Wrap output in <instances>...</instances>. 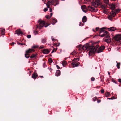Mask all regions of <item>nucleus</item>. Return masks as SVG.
Listing matches in <instances>:
<instances>
[{"instance_id": "obj_1", "label": "nucleus", "mask_w": 121, "mask_h": 121, "mask_svg": "<svg viewBox=\"0 0 121 121\" xmlns=\"http://www.w3.org/2000/svg\"><path fill=\"white\" fill-rule=\"evenodd\" d=\"M98 46H97L95 48L94 46V44L92 45H90L88 43L84 45L82 47V48L84 50H87L89 51L88 53L89 55H92V54L95 53L96 49L98 47Z\"/></svg>"}, {"instance_id": "obj_2", "label": "nucleus", "mask_w": 121, "mask_h": 121, "mask_svg": "<svg viewBox=\"0 0 121 121\" xmlns=\"http://www.w3.org/2000/svg\"><path fill=\"white\" fill-rule=\"evenodd\" d=\"M38 22L39 23V24H37L36 25V28H39V29H41L42 27H43L44 26L45 27H46L48 26L50 24H48V23L45 24V22L44 21H42L41 20H39Z\"/></svg>"}, {"instance_id": "obj_3", "label": "nucleus", "mask_w": 121, "mask_h": 121, "mask_svg": "<svg viewBox=\"0 0 121 121\" xmlns=\"http://www.w3.org/2000/svg\"><path fill=\"white\" fill-rule=\"evenodd\" d=\"M120 10L118 9L116 10H112L110 13V15H109L108 16V19L110 20H112L113 17H114L116 13L117 14L119 12Z\"/></svg>"}, {"instance_id": "obj_4", "label": "nucleus", "mask_w": 121, "mask_h": 121, "mask_svg": "<svg viewBox=\"0 0 121 121\" xmlns=\"http://www.w3.org/2000/svg\"><path fill=\"white\" fill-rule=\"evenodd\" d=\"M105 29L106 28L104 27L101 28L100 30H99V31L100 34L102 32L103 33V34L102 35H99V36H100L101 37H103L108 34V32L105 30Z\"/></svg>"}, {"instance_id": "obj_5", "label": "nucleus", "mask_w": 121, "mask_h": 121, "mask_svg": "<svg viewBox=\"0 0 121 121\" xmlns=\"http://www.w3.org/2000/svg\"><path fill=\"white\" fill-rule=\"evenodd\" d=\"M97 46H98L99 47L96 49L95 52H96L98 53L103 52L105 48V46H102L100 47H99V46L98 45L95 46L94 44V46L95 48Z\"/></svg>"}, {"instance_id": "obj_6", "label": "nucleus", "mask_w": 121, "mask_h": 121, "mask_svg": "<svg viewBox=\"0 0 121 121\" xmlns=\"http://www.w3.org/2000/svg\"><path fill=\"white\" fill-rule=\"evenodd\" d=\"M114 40L118 42L120 44L121 43V34L116 35L113 37Z\"/></svg>"}, {"instance_id": "obj_7", "label": "nucleus", "mask_w": 121, "mask_h": 121, "mask_svg": "<svg viewBox=\"0 0 121 121\" xmlns=\"http://www.w3.org/2000/svg\"><path fill=\"white\" fill-rule=\"evenodd\" d=\"M34 50L32 49H29L26 52V53L25 54V57L27 58H28L30 56V55L29 54L31 52H34Z\"/></svg>"}, {"instance_id": "obj_8", "label": "nucleus", "mask_w": 121, "mask_h": 121, "mask_svg": "<svg viewBox=\"0 0 121 121\" xmlns=\"http://www.w3.org/2000/svg\"><path fill=\"white\" fill-rule=\"evenodd\" d=\"M50 4H52L54 6H56L55 5L56 4V3H54V2L52 0H49L48 1L47 4H46L47 8H49L50 7Z\"/></svg>"}, {"instance_id": "obj_9", "label": "nucleus", "mask_w": 121, "mask_h": 121, "mask_svg": "<svg viewBox=\"0 0 121 121\" xmlns=\"http://www.w3.org/2000/svg\"><path fill=\"white\" fill-rule=\"evenodd\" d=\"M92 4L93 5L96 6H99L100 5L101 3L99 0H95V2L93 1L92 2Z\"/></svg>"}, {"instance_id": "obj_10", "label": "nucleus", "mask_w": 121, "mask_h": 121, "mask_svg": "<svg viewBox=\"0 0 121 121\" xmlns=\"http://www.w3.org/2000/svg\"><path fill=\"white\" fill-rule=\"evenodd\" d=\"M81 8L82 11L85 13L86 12L88 11L86 6L85 5L81 6Z\"/></svg>"}, {"instance_id": "obj_11", "label": "nucleus", "mask_w": 121, "mask_h": 121, "mask_svg": "<svg viewBox=\"0 0 121 121\" xmlns=\"http://www.w3.org/2000/svg\"><path fill=\"white\" fill-rule=\"evenodd\" d=\"M88 8L90 11H91V12H95L96 11V9H95L90 6H88Z\"/></svg>"}, {"instance_id": "obj_12", "label": "nucleus", "mask_w": 121, "mask_h": 121, "mask_svg": "<svg viewBox=\"0 0 121 121\" xmlns=\"http://www.w3.org/2000/svg\"><path fill=\"white\" fill-rule=\"evenodd\" d=\"M15 32L18 35H20V34H23V32L20 29H17L15 31Z\"/></svg>"}, {"instance_id": "obj_13", "label": "nucleus", "mask_w": 121, "mask_h": 121, "mask_svg": "<svg viewBox=\"0 0 121 121\" xmlns=\"http://www.w3.org/2000/svg\"><path fill=\"white\" fill-rule=\"evenodd\" d=\"M80 64L79 62H78V63H75L74 62H72L71 63V65L73 67L78 66Z\"/></svg>"}, {"instance_id": "obj_14", "label": "nucleus", "mask_w": 121, "mask_h": 121, "mask_svg": "<svg viewBox=\"0 0 121 121\" xmlns=\"http://www.w3.org/2000/svg\"><path fill=\"white\" fill-rule=\"evenodd\" d=\"M37 76V73L36 72H34V73L32 74L31 77L35 80L36 79V77Z\"/></svg>"}, {"instance_id": "obj_15", "label": "nucleus", "mask_w": 121, "mask_h": 121, "mask_svg": "<svg viewBox=\"0 0 121 121\" xmlns=\"http://www.w3.org/2000/svg\"><path fill=\"white\" fill-rule=\"evenodd\" d=\"M50 51H49L47 49H45L43 51V53L44 54H48L50 52Z\"/></svg>"}, {"instance_id": "obj_16", "label": "nucleus", "mask_w": 121, "mask_h": 121, "mask_svg": "<svg viewBox=\"0 0 121 121\" xmlns=\"http://www.w3.org/2000/svg\"><path fill=\"white\" fill-rule=\"evenodd\" d=\"M50 22H52L53 23H52V24L53 25L55 24V23L57 22V20L55 19H51L50 20Z\"/></svg>"}, {"instance_id": "obj_17", "label": "nucleus", "mask_w": 121, "mask_h": 121, "mask_svg": "<svg viewBox=\"0 0 121 121\" xmlns=\"http://www.w3.org/2000/svg\"><path fill=\"white\" fill-rule=\"evenodd\" d=\"M87 21V18L86 16H84L82 19V22L83 23L86 22Z\"/></svg>"}, {"instance_id": "obj_18", "label": "nucleus", "mask_w": 121, "mask_h": 121, "mask_svg": "<svg viewBox=\"0 0 121 121\" xmlns=\"http://www.w3.org/2000/svg\"><path fill=\"white\" fill-rule=\"evenodd\" d=\"M115 28L114 27H111L108 28V30L111 31H114L115 30Z\"/></svg>"}, {"instance_id": "obj_19", "label": "nucleus", "mask_w": 121, "mask_h": 121, "mask_svg": "<svg viewBox=\"0 0 121 121\" xmlns=\"http://www.w3.org/2000/svg\"><path fill=\"white\" fill-rule=\"evenodd\" d=\"M0 32L2 35H4L5 33V29H4L2 28L1 29Z\"/></svg>"}, {"instance_id": "obj_20", "label": "nucleus", "mask_w": 121, "mask_h": 121, "mask_svg": "<svg viewBox=\"0 0 121 121\" xmlns=\"http://www.w3.org/2000/svg\"><path fill=\"white\" fill-rule=\"evenodd\" d=\"M115 8V4H112L111 5V9L112 10H114Z\"/></svg>"}, {"instance_id": "obj_21", "label": "nucleus", "mask_w": 121, "mask_h": 121, "mask_svg": "<svg viewBox=\"0 0 121 121\" xmlns=\"http://www.w3.org/2000/svg\"><path fill=\"white\" fill-rule=\"evenodd\" d=\"M60 74V71L59 70H57L56 71V73L55 74V75L57 76H59Z\"/></svg>"}, {"instance_id": "obj_22", "label": "nucleus", "mask_w": 121, "mask_h": 121, "mask_svg": "<svg viewBox=\"0 0 121 121\" xmlns=\"http://www.w3.org/2000/svg\"><path fill=\"white\" fill-rule=\"evenodd\" d=\"M80 59L79 58H74L73 60L72 61H73L76 62L77 61H79Z\"/></svg>"}, {"instance_id": "obj_23", "label": "nucleus", "mask_w": 121, "mask_h": 121, "mask_svg": "<svg viewBox=\"0 0 121 121\" xmlns=\"http://www.w3.org/2000/svg\"><path fill=\"white\" fill-rule=\"evenodd\" d=\"M110 95V93L107 92L105 93V96L106 97H108L109 96V95Z\"/></svg>"}, {"instance_id": "obj_24", "label": "nucleus", "mask_w": 121, "mask_h": 121, "mask_svg": "<svg viewBox=\"0 0 121 121\" xmlns=\"http://www.w3.org/2000/svg\"><path fill=\"white\" fill-rule=\"evenodd\" d=\"M46 39L45 38L42 39V43H45L46 42Z\"/></svg>"}, {"instance_id": "obj_25", "label": "nucleus", "mask_w": 121, "mask_h": 121, "mask_svg": "<svg viewBox=\"0 0 121 121\" xmlns=\"http://www.w3.org/2000/svg\"><path fill=\"white\" fill-rule=\"evenodd\" d=\"M67 64V62L64 60L62 62V65L63 67H65V65Z\"/></svg>"}, {"instance_id": "obj_26", "label": "nucleus", "mask_w": 121, "mask_h": 121, "mask_svg": "<svg viewBox=\"0 0 121 121\" xmlns=\"http://www.w3.org/2000/svg\"><path fill=\"white\" fill-rule=\"evenodd\" d=\"M107 35L106 36V39H108L110 41H111V39L110 38V37L108 35V33L107 34Z\"/></svg>"}, {"instance_id": "obj_27", "label": "nucleus", "mask_w": 121, "mask_h": 121, "mask_svg": "<svg viewBox=\"0 0 121 121\" xmlns=\"http://www.w3.org/2000/svg\"><path fill=\"white\" fill-rule=\"evenodd\" d=\"M100 5L101 8L103 9H105L106 8V6L103 4H100Z\"/></svg>"}, {"instance_id": "obj_28", "label": "nucleus", "mask_w": 121, "mask_h": 121, "mask_svg": "<svg viewBox=\"0 0 121 121\" xmlns=\"http://www.w3.org/2000/svg\"><path fill=\"white\" fill-rule=\"evenodd\" d=\"M116 63H117V67L118 69H119L120 68V63H118L117 62V61H116Z\"/></svg>"}, {"instance_id": "obj_29", "label": "nucleus", "mask_w": 121, "mask_h": 121, "mask_svg": "<svg viewBox=\"0 0 121 121\" xmlns=\"http://www.w3.org/2000/svg\"><path fill=\"white\" fill-rule=\"evenodd\" d=\"M117 98V97H115L114 96H113L110 98H108L107 99L109 100H110V99L113 100V99H116Z\"/></svg>"}, {"instance_id": "obj_30", "label": "nucleus", "mask_w": 121, "mask_h": 121, "mask_svg": "<svg viewBox=\"0 0 121 121\" xmlns=\"http://www.w3.org/2000/svg\"><path fill=\"white\" fill-rule=\"evenodd\" d=\"M36 55L35 54H32L31 56H30V58H35L36 57Z\"/></svg>"}, {"instance_id": "obj_31", "label": "nucleus", "mask_w": 121, "mask_h": 121, "mask_svg": "<svg viewBox=\"0 0 121 121\" xmlns=\"http://www.w3.org/2000/svg\"><path fill=\"white\" fill-rule=\"evenodd\" d=\"M104 77L102 76H101L100 77V79H101V82H104Z\"/></svg>"}, {"instance_id": "obj_32", "label": "nucleus", "mask_w": 121, "mask_h": 121, "mask_svg": "<svg viewBox=\"0 0 121 121\" xmlns=\"http://www.w3.org/2000/svg\"><path fill=\"white\" fill-rule=\"evenodd\" d=\"M48 61L50 63H52L53 61L52 59L51 58L49 59Z\"/></svg>"}, {"instance_id": "obj_33", "label": "nucleus", "mask_w": 121, "mask_h": 121, "mask_svg": "<svg viewBox=\"0 0 121 121\" xmlns=\"http://www.w3.org/2000/svg\"><path fill=\"white\" fill-rule=\"evenodd\" d=\"M46 18L47 19H49L51 18V17H50L48 15H46Z\"/></svg>"}, {"instance_id": "obj_34", "label": "nucleus", "mask_w": 121, "mask_h": 121, "mask_svg": "<svg viewBox=\"0 0 121 121\" xmlns=\"http://www.w3.org/2000/svg\"><path fill=\"white\" fill-rule=\"evenodd\" d=\"M93 99L94 101H95L97 99V97H96L93 98Z\"/></svg>"}, {"instance_id": "obj_35", "label": "nucleus", "mask_w": 121, "mask_h": 121, "mask_svg": "<svg viewBox=\"0 0 121 121\" xmlns=\"http://www.w3.org/2000/svg\"><path fill=\"white\" fill-rule=\"evenodd\" d=\"M95 78H94L93 77H92L91 78V81H93L95 80Z\"/></svg>"}, {"instance_id": "obj_36", "label": "nucleus", "mask_w": 121, "mask_h": 121, "mask_svg": "<svg viewBox=\"0 0 121 121\" xmlns=\"http://www.w3.org/2000/svg\"><path fill=\"white\" fill-rule=\"evenodd\" d=\"M104 1L107 4H108L109 1V0H104Z\"/></svg>"}, {"instance_id": "obj_37", "label": "nucleus", "mask_w": 121, "mask_h": 121, "mask_svg": "<svg viewBox=\"0 0 121 121\" xmlns=\"http://www.w3.org/2000/svg\"><path fill=\"white\" fill-rule=\"evenodd\" d=\"M76 52V51L75 50H74L71 53V54L72 55H74L75 54Z\"/></svg>"}, {"instance_id": "obj_38", "label": "nucleus", "mask_w": 121, "mask_h": 121, "mask_svg": "<svg viewBox=\"0 0 121 121\" xmlns=\"http://www.w3.org/2000/svg\"><path fill=\"white\" fill-rule=\"evenodd\" d=\"M38 48V47L37 46H32V48H35V49L37 48Z\"/></svg>"}, {"instance_id": "obj_39", "label": "nucleus", "mask_w": 121, "mask_h": 121, "mask_svg": "<svg viewBox=\"0 0 121 121\" xmlns=\"http://www.w3.org/2000/svg\"><path fill=\"white\" fill-rule=\"evenodd\" d=\"M101 93H103L104 92V89H101Z\"/></svg>"}, {"instance_id": "obj_40", "label": "nucleus", "mask_w": 121, "mask_h": 121, "mask_svg": "<svg viewBox=\"0 0 121 121\" xmlns=\"http://www.w3.org/2000/svg\"><path fill=\"white\" fill-rule=\"evenodd\" d=\"M27 37L28 38H30L31 37V35H28L27 36Z\"/></svg>"}, {"instance_id": "obj_41", "label": "nucleus", "mask_w": 121, "mask_h": 121, "mask_svg": "<svg viewBox=\"0 0 121 121\" xmlns=\"http://www.w3.org/2000/svg\"><path fill=\"white\" fill-rule=\"evenodd\" d=\"M112 81L114 83H117V82L116 81H115V80L113 79H112Z\"/></svg>"}, {"instance_id": "obj_42", "label": "nucleus", "mask_w": 121, "mask_h": 121, "mask_svg": "<svg viewBox=\"0 0 121 121\" xmlns=\"http://www.w3.org/2000/svg\"><path fill=\"white\" fill-rule=\"evenodd\" d=\"M48 10V9L47 8H45L44 9V12H46Z\"/></svg>"}, {"instance_id": "obj_43", "label": "nucleus", "mask_w": 121, "mask_h": 121, "mask_svg": "<svg viewBox=\"0 0 121 121\" xmlns=\"http://www.w3.org/2000/svg\"><path fill=\"white\" fill-rule=\"evenodd\" d=\"M18 43L19 44H21L22 45H26V44L25 43L24 44L23 43Z\"/></svg>"}, {"instance_id": "obj_44", "label": "nucleus", "mask_w": 121, "mask_h": 121, "mask_svg": "<svg viewBox=\"0 0 121 121\" xmlns=\"http://www.w3.org/2000/svg\"><path fill=\"white\" fill-rule=\"evenodd\" d=\"M14 44V42H13L12 43H10V45H13Z\"/></svg>"}, {"instance_id": "obj_45", "label": "nucleus", "mask_w": 121, "mask_h": 121, "mask_svg": "<svg viewBox=\"0 0 121 121\" xmlns=\"http://www.w3.org/2000/svg\"><path fill=\"white\" fill-rule=\"evenodd\" d=\"M99 27H97L96 28V31H98L99 30Z\"/></svg>"}, {"instance_id": "obj_46", "label": "nucleus", "mask_w": 121, "mask_h": 121, "mask_svg": "<svg viewBox=\"0 0 121 121\" xmlns=\"http://www.w3.org/2000/svg\"><path fill=\"white\" fill-rule=\"evenodd\" d=\"M56 66L57 68L58 69H60L61 68L59 67V66L57 65H56Z\"/></svg>"}, {"instance_id": "obj_47", "label": "nucleus", "mask_w": 121, "mask_h": 121, "mask_svg": "<svg viewBox=\"0 0 121 121\" xmlns=\"http://www.w3.org/2000/svg\"><path fill=\"white\" fill-rule=\"evenodd\" d=\"M118 81L119 82L121 83V79H120V78L119 79H118Z\"/></svg>"}, {"instance_id": "obj_48", "label": "nucleus", "mask_w": 121, "mask_h": 121, "mask_svg": "<svg viewBox=\"0 0 121 121\" xmlns=\"http://www.w3.org/2000/svg\"><path fill=\"white\" fill-rule=\"evenodd\" d=\"M38 32L37 31H34V33L35 34V35H36L37 34Z\"/></svg>"}, {"instance_id": "obj_49", "label": "nucleus", "mask_w": 121, "mask_h": 121, "mask_svg": "<svg viewBox=\"0 0 121 121\" xmlns=\"http://www.w3.org/2000/svg\"><path fill=\"white\" fill-rule=\"evenodd\" d=\"M50 12H52V8H50Z\"/></svg>"}, {"instance_id": "obj_50", "label": "nucleus", "mask_w": 121, "mask_h": 121, "mask_svg": "<svg viewBox=\"0 0 121 121\" xmlns=\"http://www.w3.org/2000/svg\"><path fill=\"white\" fill-rule=\"evenodd\" d=\"M105 41L106 42H107L108 41H110L108 39H106L105 40Z\"/></svg>"}, {"instance_id": "obj_51", "label": "nucleus", "mask_w": 121, "mask_h": 121, "mask_svg": "<svg viewBox=\"0 0 121 121\" xmlns=\"http://www.w3.org/2000/svg\"><path fill=\"white\" fill-rule=\"evenodd\" d=\"M97 102L98 103H100L101 102V100L100 99V100H97Z\"/></svg>"}, {"instance_id": "obj_52", "label": "nucleus", "mask_w": 121, "mask_h": 121, "mask_svg": "<svg viewBox=\"0 0 121 121\" xmlns=\"http://www.w3.org/2000/svg\"><path fill=\"white\" fill-rule=\"evenodd\" d=\"M40 48L41 49H43V46H40Z\"/></svg>"}, {"instance_id": "obj_53", "label": "nucleus", "mask_w": 121, "mask_h": 121, "mask_svg": "<svg viewBox=\"0 0 121 121\" xmlns=\"http://www.w3.org/2000/svg\"><path fill=\"white\" fill-rule=\"evenodd\" d=\"M46 65V64H45V63H44V64H43V67H45V66Z\"/></svg>"}, {"instance_id": "obj_54", "label": "nucleus", "mask_w": 121, "mask_h": 121, "mask_svg": "<svg viewBox=\"0 0 121 121\" xmlns=\"http://www.w3.org/2000/svg\"><path fill=\"white\" fill-rule=\"evenodd\" d=\"M52 40L53 41H55L56 40L55 39H54L53 38L52 39Z\"/></svg>"}, {"instance_id": "obj_55", "label": "nucleus", "mask_w": 121, "mask_h": 121, "mask_svg": "<svg viewBox=\"0 0 121 121\" xmlns=\"http://www.w3.org/2000/svg\"><path fill=\"white\" fill-rule=\"evenodd\" d=\"M82 22H80V23L79 24V25L80 26H81V25H82Z\"/></svg>"}, {"instance_id": "obj_56", "label": "nucleus", "mask_w": 121, "mask_h": 121, "mask_svg": "<svg viewBox=\"0 0 121 121\" xmlns=\"http://www.w3.org/2000/svg\"><path fill=\"white\" fill-rule=\"evenodd\" d=\"M55 49H54L53 50H52V52H51V53H53L54 52Z\"/></svg>"}, {"instance_id": "obj_57", "label": "nucleus", "mask_w": 121, "mask_h": 121, "mask_svg": "<svg viewBox=\"0 0 121 121\" xmlns=\"http://www.w3.org/2000/svg\"><path fill=\"white\" fill-rule=\"evenodd\" d=\"M50 17H51V16L52 15V13H51L50 14Z\"/></svg>"}, {"instance_id": "obj_58", "label": "nucleus", "mask_w": 121, "mask_h": 121, "mask_svg": "<svg viewBox=\"0 0 121 121\" xmlns=\"http://www.w3.org/2000/svg\"><path fill=\"white\" fill-rule=\"evenodd\" d=\"M111 50V49L110 48H108V50L109 51H110Z\"/></svg>"}, {"instance_id": "obj_59", "label": "nucleus", "mask_w": 121, "mask_h": 121, "mask_svg": "<svg viewBox=\"0 0 121 121\" xmlns=\"http://www.w3.org/2000/svg\"><path fill=\"white\" fill-rule=\"evenodd\" d=\"M39 76V77H41V78H43V76Z\"/></svg>"}, {"instance_id": "obj_60", "label": "nucleus", "mask_w": 121, "mask_h": 121, "mask_svg": "<svg viewBox=\"0 0 121 121\" xmlns=\"http://www.w3.org/2000/svg\"><path fill=\"white\" fill-rule=\"evenodd\" d=\"M46 0H42V1L43 2H45V1Z\"/></svg>"}, {"instance_id": "obj_61", "label": "nucleus", "mask_w": 121, "mask_h": 121, "mask_svg": "<svg viewBox=\"0 0 121 121\" xmlns=\"http://www.w3.org/2000/svg\"><path fill=\"white\" fill-rule=\"evenodd\" d=\"M57 50V48H56V49H55V51L56 52Z\"/></svg>"}, {"instance_id": "obj_62", "label": "nucleus", "mask_w": 121, "mask_h": 121, "mask_svg": "<svg viewBox=\"0 0 121 121\" xmlns=\"http://www.w3.org/2000/svg\"><path fill=\"white\" fill-rule=\"evenodd\" d=\"M84 24L83 23L82 24V26H83L84 25Z\"/></svg>"}, {"instance_id": "obj_63", "label": "nucleus", "mask_w": 121, "mask_h": 121, "mask_svg": "<svg viewBox=\"0 0 121 121\" xmlns=\"http://www.w3.org/2000/svg\"><path fill=\"white\" fill-rule=\"evenodd\" d=\"M120 49V47H119L117 49V50H118L119 49Z\"/></svg>"}, {"instance_id": "obj_64", "label": "nucleus", "mask_w": 121, "mask_h": 121, "mask_svg": "<svg viewBox=\"0 0 121 121\" xmlns=\"http://www.w3.org/2000/svg\"><path fill=\"white\" fill-rule=\"evenodd\" d=\"M108 74L109 75H110V73L109 72H108Z\"/></svg>"}]
</instances>
